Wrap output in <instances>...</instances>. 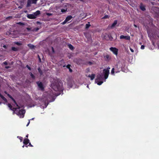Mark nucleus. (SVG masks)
I'll return each mask as SVG.
<instances>
[{
	"mask_svg": "<svg viewBox=\"0 0 159 159\" xmlns=\"http://www.w3.org/2000/svg\"><path fill=\"white\" fill-rule=\"evenodd\" d=\"M72 18V17L71 16H68L62 23L63 25L65 24L67 22L69 21Z\"/></svg>",
	"mask_w": 159,
	"mask_h": 159,
	"instance_id": "obj_6",
	"label": "nucleus"
},
{
	"mask_svg": "<svg viewBox=\"0 0 159 159\" xmlns=\"http://www.w3.org/2000/svg\"><path fill=\"white\" fill-rule=\"evenodd\" d=\"M5 65H7V62H6V61H5L4 62V63H3Z\"/></svg>",
	"mask_w": 159,
	"mask_h": 159,
	"instance_id": "obj_38",
	"label": "nucleus"
},
{
	"mask_svg": "<svg viewBox=\"0 0 159 159\" xmlns=\"http://www.w3.org/2000/svg\"><path fill=\"white\" fill-rule=\"evenodd\" d=\"M11 99L15 103L16 105V106L17 107H18V108L20 109V107H19L18 105L17 104L15 100L14 99V98H13Z\"/></svg>",
	"mask_w": 159,
	"mask_h": 159,
	"instance_id": "obj_22",
	"label": "nucleus"
},
{
	"mask_svg": "<svg viewBox=\"0 0 159 159\" xmlns=\"http://www.w3.org/2000/svg\"><path fill=\"white\" fill-rule=\"evenodd\" d=\"M130 49L132 52H134V51L133 49L131 48H130Z\"/></svg>",
	"mask_w": 159,
	"mask_h": 159,
	"instance_id": "obj_36",
	"label": "nucleus"
},
{
	"mask_svg": "<svg viewBox=\"0 0 159 159\" xmlns=\"http://www.w3.org/2000/svg\"><path fill=\"white\" fill-rule=\"evenodd\" d=\"M110 50L112 51L113 53L116 55H117L118 54V50L116 48H115L111 47L110 48Z\"/></svg>",
	"mask_w": 159,
	"mask_h": 159,
	"instance_id": "obj_7",
	"label": "nucleus"
},
{
	"mask_svg": "<svg viewBox=\"0 0 159 159\" xmlns=\"http://www.w3.org/2000/svg\"><path fill=\"white\" fill-rule=\"evenodd\" d=\"M10 68L9 66H7L5 67V68L6 69H8Z\"/></svg>",
	"mask_w": 159,
	"mask_h": 159,
	"instance_id": "obj_40",
	"label": "nucleus"
},
{
	"mask_svg": "<svg viewBox=\"0 0 159 159\" xmlns=\"http://www.w3.org/2000/svg\"><path fill=\"white\" fill-rule=\"evenodd\" d=\"M88 76L90 78L91 80H93L94 78L95 75L94 74H92L91 75H89Z\"/></svg>",
	"mask_w": 159,
	"mask_h": 159,
	"instance_id": "obj_18",
	"label": "nucleus"
},
{
	"mask_svg": "<svg viewBox=\"0 0 159 159\" xmlns=\"http://www.w3.org/2000/svg\"><path fill=\"white\" fill-rule=\"evenodd\" d=\"M89 63L90 64V65H91V64H92L91 62H89Z\"/></svg>",
	"mask_w": 159,
	"mask_h": 159,
	"instance_id": "obj_51",
	"label": "nucleus"
},
{
	"mask_svg": "<svg viewBox=\"0 0 159 159\" xmlns=\"http://www.w3.org/2000/svg\"><path fill=\"white\" fill-rule=\"evenodd\" d=\"M33 14L35 18L40 14V12L38 10L35 12L33 13Z\"/></svg>",
	"mask_w": 159,
	"mask_h": 159,
	"instance_id": "obj_10",
	"label": "nucleus"
},
{
	"mask_svg": "<svg viewBox=\"0 0 159 159\" xmlns=\"http://www.w3.org/2000/svg\"><path fill=\"white\" fill-rule=\"evenodd\" d=\"M22 7L21 6H20L18 7V8L20 9L22 8Z\"/></svg>",
	"mask_w": 159,
	"mask_h": 159,
	"instance_id": "obj_42",
	"label": "nucleus"
},
{
	"mask_svg": "<svg viewBox=\"0 0 159 159\" xmlns=\"http://www.w3.org/2000/svg\"><path fill=\"white\" fill-rule=\"evenodd\" d=\"M38 70L39 73H40V75H42L43 74V72L41 70L40 67H38Z\"/></svg>",
	"mask_w": 159,
	"mask_h": 159,
	"instance_id": "obj_21",
	"label": "nucleus"
},
{
	"mask_svg": "<svg viewBox=\"0 0 159 159\" xmlns=\"http://www.w3.org/2000/svg\"><path fill=\"white\" fill-rule=\"evenodd\" d=\"M7 95L10 98H11V99H12V98H13L12 97V96H11L10 94H7Z\"/></svg>",
	"mask_w": 159,
	"mask_h": 159,
	"instance_id": "obj_35",
	"label": "nucleus"
},
{
	"mask_svg": "<svg viewBox=\"0 0 159 159\" xmlns=\"http://www.w3.org/2000/svg\"><path fill=\"white\" fill-rule=\"evenodd\" d=\"M61 11L62 12H64L65 11V9H62Z\"/></svg>",
	"mask_w": 159,
	"mask_h": 159,
	"instance_id": "obj_39",
	"label": "nucleus"
},
{
	"mask_svg": "<svg viewBox=\"0 0 159 159\" xmlns=\"http://www.w3.org/2000/svg\"><path fill=\"white\" fill-rule=\"evenodd\" d=\"M26 67L28 68V69H29L30 70H31V68L28 65H27L26 66Z\"/></svg>",
	"mask_w": 159,
	"mask_h": 159,
	"instance_id": "obj_34",
	"label": "nucleus"
},
{
	"mask_svg": "<svg viewBox=\"0 0 159 159\" xmlns=\"http://www.w3.org/2000/svg\"><path fill=\"white\" fill-rule=\"evenodd\" d=\"M110 68L108 67L107 69H104L103 70V73L102 74L99 75L97 76V79L95 80L96 82H97L98 80H102L104 79H105V80L108 78L109 73V69Z\"/></svg>",
	"mask_w": 159,
	"mask_h": 159,
	"instance_id": "obj_1",
	"label": "nucleus"
},
{
	"mask_svg": "<svg viewBox=\"0 0 159 159\" xmlns=\"http://www.w3.org/2000/svg\"><path fill=\"white\" fill-rule=\"evenodd\" d=\"M140 9L142 10L143 11H144L146 9L145 7L144 6H143L142 4H141L140 6Z\"/></svg>",
	"mask_w": 159,
	"mask_h": 159,
	"instance_id": "obj_15",
	"label": "nucleus"
},
{
	"mask_svg": "<svg viewBox=\"0 0 159 159\" xmlns=\"http://www.w3.org/2000/svg\"><path fill=\"white\" fill-rule=\"evenodd\" d=\"M0 97L3 99L5 102H7V100L0 93Z\"/></svg>",
	"mask_w": 159,
	"mask_h": 159,
	"instance_id": "obj_16",
	"label": "nucleus"
},
{
	"mask_svg": "<svg viewBox=\"0 0 159 159\" xmlns=\"http://www.w3.org/2000/svg\"><path fill=\"white\" fill-rule=\"evenodd\" d=\"M134 26L135 27H136V26L135 25H134Z\"/></svg>",
	"mask_w": 159,
	"mask_h": 159,
	"instance_id": "obj_54",
	"label": "nucleus"
},
{
	"mask_svg": "<svg viewBox=\"0 0 159 159\" xmlns=\"http://www.w3.org/2000/svg\"><path fill=\"white\" fill-rule=\"evenodd\" d=\"M37 84L38 87L41 89H43V84L41 82H37Z\"/></svg>",
	"mask_w": 159,
	"mask_h": 159,
	"instance_id": "obj_12",
	"label": "nucleus"
},
{
	"mask_svg": "<svg viewBox=\"0 0 159 159\" xmlns=\"http://www.w3.org/2000/svg\"><path fill=\"white\" fill-rule=\"evenodd\" d=\"M104 38L107 40H111L112 39V38L110 34H106Z\"/></svg>",
	"mask_w": 159,
	"mask_h": 159,
	"instance_id": "obj_8",
	"label": "nucleus"
},
{
	"mask_svg": "<svg viewBox=\"0 0 159 159\" xmlns=\"http://www.w3.org/2000/svg\"><path fill=\"white\" fill-rule=\"evenodd\" d=\"M30 75L31 77V78H32L33 79H34L35 78V76L32 73L30 72Z\"/></svg>",
	"mask_w": 159,
	"mask_h": 159,
	"instance_id": "obj_25",
	"label": "nucleus"
},
{
	"mask_svg": "<svg viewBox=\"0 0 159 159\" xmlns=\"http://www.w3.org/2000/svg\"><path fill=\"white\" fill-rule=\"evenodd\" d=\"M103 83V81H99V82H98V83H97V84L98 85H101L102 83Z\"/></svg>",
	"mask_w": 159,
	"mask_h": 159,
	"instance_id": "obj_28",
	"label": "nucleus"
},
{
	"mask_svg": "<svg viewBox=\"0 0 159 159\" xmlns=\"http://www.w3.org/2000/svg\"><path fill=\"white\" fill-rule=\"evenodd\" d=\"M117 20H115L114 21V22L111 25V28H113L117 24Z\"/></svg>",
	"mask_w": 159,
	"mask_h": 159,
	"instance_id": "obj_14",
	"label": "nucleus"
},
{
	"mask_svg": "<svg viewBox=\"0 0 159 159\" xmlns=\"http://www.w3.org/2000/svg\"><path fill=\"white\" fill-rule=\"evenodd\" d=\"M1 104V102H0V104Z\"/></svg>",
	"mask_w": 159,
	"mask_h": 159,
	"instance_id": "obj_56",
	"label": "nucleus"
},
{
	"mask_svg": "<svg viewBox=\"0 0 159 159\" xmlns=\"http://www.w3.org/2000/svg\"><path fill=\"white\" fill-rule=\"evenodd\" d=\"M70 65H68L67 66H66V67L67 68H68L69 70V71L70 72H72V70L70 68Z\"/></svg>",
	"mask_w": 159,
	"mask_h": 159,
	"instance_id": "obj_24",
	"label": "nucleus"
},
{
	"mask_svg": "<svg viewBox=\"0 0 159 159\" xmlns=\"http://www.w3.org/2000/svg\"><path fill=\"white\" fill-rule=\"evenodd\" d=\"M38 58H40V57H39V55H38Z\"/></svg>",
	"mask_w": 159,
	"mask_h": 159,
	"instance_id": "obj_55",
	"label": "nucleus"
},
{
	"mask_svg": "<svg viewBox=\"0 0 159 159\" xmlns=\"http://www.w3.org/2000/svg\"><path fill=\"white\" fill-rule=\"evenodd\" d=\"M24 145H23V146H22V147L23 148H24Z\"/></svg>",
	"mask_w": 159,
	"mask_h": 159,
	"instance_id": "obj_53",
	"label": "nucleus"
},
{
	"mask_svg": "<svg viewBox=\"0 0 159 159\" xmlns=\"http://www.w3.org/2000/svg\"><path fill=\"white\" fill-rule=\"evenodd\" d=\"M105 59L106 60H108L110 58V56L108 55H107L104 56Z\"/></svg>",
	"mask_w": 159,
	"mask_h": 159,
	"instance_id": "obj_19",
	"label": "nucleus"
},
{
	"mask_svg": "<svg viewBox=\"0 0 159 159\" xmlns=\"http://www.w3.org/2000/svg\"><path fill=\"white\" fill-rule=\"evenodd\" d=\"M153 9L154 10H157V9H159V8L158 7H153Z\"/></svg>",
	"mask_w": 159,
	"mask_h": 159,
	"instance_id": "obj_32",
	"label": "nucleus"
},
{
	"mask_svg": "<svg viewBox=\"0 0 159 159\" xmlns=\"http://www.w3.org/2000/svg\"><path fill=\"white\" fill-rule=\"evenodd\" d=\"M87 87L88 88H89V85H87Z\"/></svg>",
	"mask_w": 159,
	"mask_h": 159,
	"instance_id": "obj_49",
	"label": "nucleus"
},
{
	"mask_svg": "<svg viewBox=\"0 0 159 159\" xmlns=\"http://www.w3.org/2000/svg\"><path fill=\"white\" fill-rule=\"evenodd\" d=\"M52 50L53 52H54V50L53 48L52 47Z\"/></svg>",
	"mask_w": 159,
	"mask_h": 159,
	"instance_id": "obj_45",
	"label": "nucleus"
},
{
	"mask_svg": "<svg viewBox=\"0 0 159 159\" xmlns=\"http://www.w3.org/2000/svg\"><path fill=\"white\" fill-rule=\"evenodd\" d=\"M11 50L14 51H17L18 50V48L15 47H12L11 48Z\"/></svg>",
	"mask_w": 159,
	"mask_h": 159,
	"instance_id": "obj_23",
	"label": "nucleus"
},
{
	"mask_svg": "<svg viewBox=\"0 0 159 159\" xmlns=\"http://www.w3.org/2000/svg\"><path fill=\"white\" fill-rule=\"evenodd\" d=\"M114 68H113L111 70V74H114Z\"/></svg>",
	"mask_w": 159,
	"mask_h": 159,
	"instance_id": "obj_27",
	"label": "nucleus"
},
{
	"mask_svg": "<svg viewBox=\"0 0 159 159\" xmlns=\"http://www.w3.org/2000/svg\"><path fill=\"white\" fill-rule=\"evenodd\" d=\"M30 120H29V122H28V123L26 125L27 126L29 125V124H30Z\"/></svg>",
	"mask_w": 159,
	"mask_h": 159,
	"instance_id": "obj_44",
	"label": "nucleus"
},
{
	"mask_svg": "<svg viewBox=\"0 0 159 159\" xmlns=\"http://www.w3.org/2000/svg\"><path fill=\"white\" fill-rule=\"evenodd\" d=\"M27 45L31 49H33L35 47V46H34V45H33L32 44H31L30 43L28 44Z\"/></svg>",
	"mask_w": 159,
	"mask_h": 159,
	"instance_id": "obj_17",
	"label": "nucleus"
},
{
	"mask_svg": "<svg viewBox=\"0 0 159 159\" xmlns=\"http://www.w3.org/2000/svg\"><path fill=\"white\" fill-rule=\"evenodd\" d=\"M46 14L47 15L49 16H51L52 15L51 13H46Z\"/></svg>",
	"mask_w": 159,
	"mask_h": 159,
	"instance_id": "obj_31",
	"label": "nucleus"
},
{
	"mask_svg": "<svg viewBox=\"0 0 159 159\" xmlns=\"http://www.w3.org/2000/svg\"><path fill=\"white\" fill-rule=\"evenodd\" d=\"M68 46L69 48H70V49L71 50H73L74 49V48L73 47L71 44H68Z\"/></svg>",
	"mask_w": 159,
	"mask_h": 159,
	"instance_id": "obj_20",
	"label": "nucleus"
},
{
	"mask_svg": "<svg viewBox=\"0 0 159 159\" xmlns=\"http://www.w3.org/2000/svg\"><path fill=\"white\" fill-rule=\"evenodd\" d=\"M39 62H41V59L40 58H39Z\"/></svg>",
	"mask_w": 159,
	"mask_h": 159,
	"instance_id": "obj_46",
	"label": "nucleus"
},
{
	"mask_svg": "<svg viewBox=\"0 0 159 159\" xmlns=\"http://www.w3.org/2000/svg\"><path fill=\"white\" fill-rule=\"evenodd\" d=\"M15 43L18 45V46H19V45H21V43H19V42H16V43Z\"/></svg>",
	"mask_w": 159,
	"mask_h": 159,
	"instance_id": "obj_30",
	"label": "nucleus"
},
{
	"mask_svg": "<svg viewBox=\"0 0 159 159\" xmlns=\"http://www.w3.org/2000/svg\"><path fill=\"white\" fill-rule=\"evenodd\" d=\"M109 17V16L108 15H105V16H104L102 18L104 19H106L108 18Z\"/></svg>",
	"mask_w": 159,
	"mask_h": 159,
	"instance_id": "obj_29",
	"label": "nucleus"
},
{
	"mask_svg": "<svg viewBox=\"0 0 159 159\" xmlns=\"http://www.w3.org/2000/svg\"><path fill=\"white\" fill-rule=\"evenodd\" d=\"M28 134L26 136V137H28Z\"/></svg>",
	"mask_w": 159,
	"mask_h": 159,
	"instance_id": "obj_48",
	"label": "nucleus"
},
{
	"mask_svg": "<svg viewBox=\"0 0 159 159\" xmlns=\"http://www.w3.org/2000/svg\"><path fill=\"white\" fill-rule=\"evenodd\" d=\"M120 39H125L127 40H129L130 39V37L129 36H124L123 35H121L120 36Z\"/></svg>",
	"mask_w": 159,
	"mask_h": 159,
	"instance_id": "obj_9",
	"label": "nucleus"
},
{
	"mask_svg": "<svg viewBox=\"0 0 159 159\" xmlns=\"http://www.w3.org/2000/svg\"><path fill=\"white\" fill-rule=\"evenodd\" d=\"M38 0H27L26 5L27 7H30L31 6L32 4H35Z\"/></svg>",
	"mask_w": 159,
	"mask_h": 159,
	"instance_id": "obj_3",
	"label": "nucleus"
},
{
	"mask_svg": "<svg viewBox=\"0 0 159 159\" xmlns=\"http://www.w3.org/2000/svg\"><path fill=\"white\" fill-rule=\"evenodd\" d=\"M144 47L145 46L144 45H142L141 47V48L142 49H143L144 48Z\"/></svg>",
	"mask_w": 159,
	"mask_h": 159,
	"instance_id": "obj_33",
	"label": "nucleus"
},
{
	"mask_svg": "<svg viewBox=\"0 0 159 159\" xmlns=\"http://www.w3.org/2000/svg\"><path fill=\"white\" fill-rule=\"evenodd\" d=\"M8 107L10 108V109L13 111V114H15V111L17 109H19L18 107H13L12 106L10 103H8L7 105Z\"/></svg>",
	"mask_w": 159,
	"mask_h": 159,
	"instance_id": "obj_5",
	"label": "nucleus"
},
{
	"mask_svg": "<svg viewBox=\"0 0 159 159\" xmlns=\"http://www.w3.org/2000/svg\"><path fill=\"white\" fill-rule=\"evenodd\" d=\"M22 137H20V141L21 142L22 141Z\"/></svg>",
	"mask_w": 159,
	"mask_h": 159,
	"instance_id": "obj_41",
	"label": "nucleus"
},
{
	"mask_svg": "<svg viewBox=\"0 0 159 159\" xmlns=\"http://www.w3.org/2000/svg\"><path fill=\"white\" fill-rule=\"evenodd\" d=\"M29 145L31 147L32 146V145L30 143H29Z\"/></svg>",
	"mask_w": 159,
	"mask_h": 159,
	"instance_id": "obj_47",
	"label": "nucleus"
},
{
	"mask_svg": "<svg viewBox=\"0 0 159 159\" xmlns=\"http://www.w3.org/2000/svg\"><path fill=\"white\" fill-rule=\"evenodd\" d=\"M18 24H19V25H24V24H23V23H21V22H19V23H18Z\"/></svg>",
	"mask_w": 159,
	"mask_h": 159,
	"instance_id": "obj_37",
	"label": "nucleus"
},
{
	"mask_svg": "<svg viewBox=\"0 0 159 159\" xmlns=\"http://www.w3.org/2000/svg\"><path fill=\"white\" fill-rule=\"evenodd\" d=\"M27 29L28 30H30V29H29V28H27Z\"/></svg>",
	"mask_w": 159,
	"mask_h": 159,
	"instance_id": "obj_50",
	"label": "nucleus"
},
{
	"mask_svg": "<svg viewBox=\"0 0 159 159\" xmlns=\"http://www.w3.org/2000/svg\"><path fill=\"white\" fill-rule=\"evenodd\" d=\"M3 47L5 48H6V46L5 45H3Z\"/></svg>",
	"mask_w": 159,
	"mask_h": 159,
	"instance_id": "obj_43",
	"label": "nucleus"
},
{
	"mask_svg": "<svg viewBox=\"0 0 159 159\" xmlns=\"http://www.w3.org/2000/svg\"><path fill=\"white\" fill-rule=\"evenodd\" d=\"M27 17L29 18L30 19H35V17L34 16L33 14L32 13V14H28L27 15Z\"/></svg>",
	"mask_w": 159,
	"mask_h": 159,
	"instance_id": "obj_11",
	"label": "nucleus"
},
{
	"mask_svg": "<svg viewBox=\"0 0 159 159\" xmlns=\"http://www.w3.org/2000/svg\"><path fill=\"white\" fill-rule=\"evenodd\" d=\"M52 89L56 91H59L61 90V87L58 84H54L52 86Z\"/></svg>",
	"mask_w": 159,
	"mask_h": 159,
	"instance_id": "obj_4",
	"label": "nucleus"
},
{
	"mask_svg": "<svg viewBox=\"0 0 159 159\" xmlns=\"http://www.w3.org/2000/svg\"><path fill=\"white\" fill-rule=\"evenodd\" d=\"M29 142V140L28 139H25L23 142V143L25 145H26Z\"/></svg>",
	"mask_w": 159,
	"mask_h": 159,
	"instance_id": "obj_13",
	"label": "nucleus"
},
{
	"mask_svg": "<svg viewBox=\"0 0 159 159\" xmlns=\"http://www.w3.org/2000/svg\"><path fill=\"white\" fill-rule=\"evenodd\" d=\"M34 119V118H33L32 119H31L30 120H33Z\"/></svg>",
	"mask_w": 159,
	"mask_h": 159,
	"instance_id": "obj_52",
	"label": "nucleus"
},
{
	"mask_svg": "<svg viewBox=\"0 0 159 159\" xmlns=\"http://www.w3.org/2000/svg\"><path fill=\"white\" fill-rule=\"evenodd\" d=\"M25 111L24 110H20L18 111V109L15 111V113L20 116L21 118H23L24 116Z\"/></svg>",
	"mask_w": 159,
	"mask_h": 159,
	"instance_id": "obj_2",
	"label": "nucleus"
},
{
	"mask_svg": "<svg viewBox=\"0 0 159 159\" xmlns=\"http://www.w3.org/2000/svg\"><path fill=\"white\" fill-rule=\"evenodd\" d=\"M158 1H159V0H158Z\"/></svg>",
	"mask_w": 159,
	"mask_h": 159,
	"instance_id": "obj_57",
	"label": "nucleus"
},
{
	"mask_svg": "<svg viewBox=\"0 0 159 159\" xmlns=\"http://www.w3.org/2000/svg\"><path fill=\"white\" fill-rule=\"evenodd\" d=\"M90 26V25L89 24H86V29H88V28L89 26Z\"/></svg>",
	"mask_w": 159,
	"mask_h": 159,
	"instance_id": "obj_26",
	"label": "nucleus"
}]
</instances>
